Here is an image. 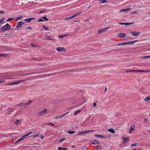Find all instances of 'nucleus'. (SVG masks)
Masks as SVG:
<instances>
[{"label": "nucleus", "instance_id": "obj_1", "mask_svg": "<svg viewBox=\"0 0 150 150\" xmlns=\"http://www.w3.org/2000/svg\"><path fill=\"white\" fill-rule=\"evenodd\" d=\"M11 26L8 23H7L6 25L3 26L1 28L2 31H4L9 29Z\"/></svg>", "mask_w": 150, "mask_h": 150}, {"label": "nucleus", "instance_id": "obj_2", "mask_svg": "<svg viewBox=\"0 0 150 150\" xmlns=\"http://www.w3.org/2000/svg\"><path fill=\"white\" fill-rule=\"evenodd\" d=\"M94 131L93 130H86L84 131L79 132L77 134L78 135H81L83 134H88L89 132H92Z\"/></svg>", "mask_w": 150, "mask_h": 150}, {"label": "nucleus", "instance_id": "obj_3", "mask_svg": "<svg viewBox=\"0 0 150 150\" xmlns=\"http://www.w3.org/2000/svg\"><path fill=\"white\" fill-rule=\"evenodd\" d=\"M47 111V110L46 108L45 109L39 112L38 113V115H42L46 114Z\"/></svg>", "mask_w": 150, "mask_h": 150}, {"label": "nucleus", "instance_id": "obj_4", "mask_svg": "<svg viewBox=\"0 0 150 150\" xmlns=\"http://www.w3.org/2000/svg\"><path fill=\"white\" fill-rule=\"evenodd\" d=\"M130 33L132 34L133 36L135 37L138 36L140 34V32L139 31H130Z\"/></svg>", "mask_w": 150, "mask_h": 150}, {"label": "nucleus", "instance_id": "obj_5", "mask_svg": "<svg viewBox=\"0 0 150 150\" xmlns=\"http://www.w3.org/2000/svg\"><path fill=\"white\" fill-rule=\"evenodd\" d=\"M131 9V8H125V9H123L120 10L119 12L120 13H121L122 12L125 13V12H127L128 11L130 10Z\"/></svg>", "mask_w": 150, "mask_h": 150}, {"label": "nucleus", "instance_id": "obj_6", "mask_svg": "<svg viewBox=\"0 0 150 150\" xmlns=\"http://www.w3.org/2000/svg\"><path fill=\"white\" fill-rule=\"evenodd\" d=\"M138 41V40H134V41H129L128 42H125V45H128V44L132 45V44H134L136 42H137Z\"/></svg>", "mask_w": 150, "mask_h": 150}, {"label": "nucleus", "instance_id": "obj_7", "mask_svg": "<svg viewBox=\"0 0 150 150\" xmlns=\"http://www.w3.org/2000/svg\"><path fill=\"white\" fill-rule=\"evenodd\" d=\"M24 23V22L23 21H20L18 22L17 24L16 28H18L21 27L22 25Z\"/></svg>", "mask_w": 150, "mask_h": 150}, {"label": "nucleus", "instance_id": "obj_8", "mask_svg": "<svg viewBox=\"0 0 150 150\" xmlns=\"http://www.w3.org/2000/svg\"><path fill=\"white\" fill-rule=\"evenodd\" d=\"M69 112H67V113H65L64 114H63L61 115H59V116H57L56 117H55V119H56V120H57L59 119H60V118H62V117H63V116L64 115H67V114L68 113H69Z\"/></svg>", "mask_w": 150, "mask_h": 150}, {"label": "nucleus", "instance_id": "obj_9", "mask_svg": "<svg viewBox=\"0 0 150 150\" xmlns=\"http://www.w3.org/2000/svg\"><path fill=\"white\" fill-rule=\"evenodd\" d=\"M56 50L57 51L59 52L64 51H65V50L64 47H58L57 48Z\"/></svg>", "mask_w": 150, "mask_h": 150}, {"label": "nucleus", "instance_id": "obj_10", "mask_svg": "<svg viewBox=\"0 0 150 150\" xmlns=\"http://www.w3.org/2000/svg\"><path fill=\"white\" fill-rule=\"evenodd\" d=\"M94 136L97 137H100L102 138H107V137L106 135H102L101 134H97L94 135Z\"/></svg>", "mask_w": 150, "mask_h": 150}, {"label": "nucleus", "instance_id": "obj_11", "mask_svg": "<svg viewBox=\"0 0 150 150\" xmlns=\"http://www.w3.org/2000/svg\"><path fill=\"white\" fill-rule=\"evenodd\" d=\"M105 31V28H103L98 30V33L99 34H100L104 32Z\"/></svg>", "mask_w": 150, "mask_h": 150}, {"label": "nucleus", "instance_id": "obj_12", "mask_svg": "<svg viewBox=\"0 0 150 150\" xmlns=\"http://www.w3.org/2000/svg\"><path fill=\"white\" fill-rule=\"evenodd\" d=\"M35 19V18H26L25 19L24 21L29 23L31 22V20H34Z\"/></svg>", "mask_w": 150, "mask_h": 150}, {"label": "nucleus", "instance_id": "obj_13", "mask_svg": "<svg viewBox=\"0 0 150 150\" xmlns=\"http://www.w3.org/2000/svg\"><path fill=\"white\" fill-rule=\"evenodd\" d=\"M126 36L125 34L124 33H119L118 36L121 38H124Z\"/></svg>", "mask_w": 150, "mask_h": 150}, {"label": "nucleus", "instance_id": "obj_14", "mask_svg": "<svg viewBox=\"0 0 150 150\" xmlns=\"http://www.w3.org/2000/svg\"><path fill=\"white\" fill-rule=\"evenodd\" d=\"M25 81V80H22L21 81H17V82H12V83H10V84H11V85L17 84H18L19 83H21V82H22L23 81Z\"/></svg>", "mask_w": 150, "mask_h": 150}, {"label": "nucleus", "instance_id": "obj_15", "mask_svg": "<svg viewBox=\"0 0 150 150\" xmlns=\"http://www.w3.org/2000/svg\"><path fill=\"white\" fill-rule=\"evenodd\" d=\"M123 138L124 140L122 142L123 144L129 141V139L127 138L123 137Z\"/></svg>", "mask_w": 150, "mask_h": 150}, {"label": "nucleus", "instance_id": "obj_16", "mask_svg": "<svg viewBox=\"0 0 150 150\" xmlns=\"http://www.w3.org/2000/svg\"><path fill=\"white\" fill-rule=\"evenodd\" d=\"M108 131L112 133H115V131L114 129L112 128H110L108 130Z\"/></svg>", "mask_w": 150, "mask_h": 150}, {"label": "nucleus", "instance_id": "obj_17", "mask_svg": "<svg viewBox=\"0 0 150 150\" xmlns=\"http://www.w3.org/2000/svg\"><path fill=\"white\" fill-rule=\"evenodd\" d=\"M24 139V138L23 137H22V138L19 139H18L14 143L15 144L17 143L18 142H21V141H22V140L23 139Z\"/></svg>", "mask_w": 150, "mask_h": 150}, {"label": "nucleus", "instance_id": "obj_18", "mask_svg": "<svg viewBox=\"0 0 150 150\" xmlns=\"http://www.w3.org/2000/svg\"><path fill=\"white\" fill-rule=\"evenodd\" d=\"M91 143L93 144H96L99 143V142L96 140H93L91 142Z\"/></svg>", "mask_w": 150, "mask_h": 150}, {"label": "nucleus", "instance_id": "obj_19", "mask_svg": "<svg viewBox=\"0 0 150 150\" xmlns=\"http://www.w3.org/2000/svg\"><path fill=\"white\" fill-rule=\"evenodd\" d=\"M150 100V96H148L144 99V101L146 102Z\"/></svg>", "mask_w": 150, "mask_h": 150}, {"label": "nucleus", "instance_id": "obj_20", "mask_svg": "<svg viewBox=\"0 0 150 150\" xmlns=\"http://www.w3.org/2000/svg\"><path fill=\"white\" fill-rule=\"evenodd\" d=\"M135 128V127L134 125H132L130 126V129L131 130H132V131H133L134 130Z\"/></svg>", "mask_w": 150, "mask_h": 150}, {"label": "nucleus", "instance_id": "obj_21", "mask_svg": "<svg viewBox=\"0 0 150 150\" xmlns=\"http://www.w3.org/2000/svg\"><path fill=\"white\" fill-rule=\"evenodd\" d=\"M22 17V16H19L18 17H17L16 18H15V20L16 21H18L19 20L21 19Z\"/></svg>", "mask_w": 150, "mask_h": 150}, {"label": "nucleus", "instance_id": "obj_22", "mask_svg": "<svg viewBox=\"0 0 150 150\" xmlns=\"http://www.w3.org/2000/svg\"><path fill=\"white\" fill-rule=\"evenodd\" d=\"M68 34L59 35L58 36V37L60 38H62L64 37L65 36L68 35Z\"/></svg>", "mask_w": 150, "mask_h": 150}, {"label": "nucleus", "instance_id": "obj_23", "mask_svg": "<svg viewBox=\"0 0 150 150\" xmlns=\"http://www.w3.org/2000/svg\"><path fill=\"white\" fill-rule=\"evenodd\" d=\"M150 58V55L148 56H145L142 57H141V59H147Z\"/></svg>", "mask_w": 150, "mask_h": 150}, {"label": "nucleus", "instance_id": "obj_24", "mask_svg": "<svg viewBox=\"0 0 150 150\" xmlns=\"http://www.w3.org/2000/svg\"><path fill=\"white\" fill-rule=\"evenodd\" d=\"M81 12H79L74 15H73V18L79 16L80 15V14H81Z\"/></svg>", "mask_w": 150, "mask_h": 150}, {"label": "nucleus", "instance_id": "obj_25", "mask_svg": "<svg viewBox=\"0 0 150 150\" xmlns=\"http://www.w3.org/2000/svg\"><path fill=\"white\" fill-rule=\"evenodd\" d=\"M32 133H33V132H29L26 134L24 136H23V137L24 139L25 137L29 136L30 134H32Z\"/></svg>", "mask_w": 150, "mask_h": 150}, {"label": "nucleus", "instance_id": "obj_26", "mask_svg": "<svg viewBox=\"0 0 150 150\" xmlns=\"http://www.w3.org/2000/svg\"><path fill=\"white\" fill-rule=\"evenodd\" d=\"M133 24H134V23L133 22H132V23H125V25H126L127 26V25H131Z\"/></svg>", "mask_w": 150, "mask_h": 150}, {"label": "nucleus", "instance_id": "obj_27", "mask_svg": "<svg viewBox=\"0 0 150 150\" xmlns=\"http://www.w3.org/2000/svg\"><path fill=\"white\" fill-rule=\"evenodd\" d=\"M45 39L47 40H54V39L49 38L48 36H47L45 37Z\"/></svg>", "mask_w": 150, "mask_h": 150}, {"label": "nucleus", "instance_id": "obj_28", "mask_svg": "<svg viewBox=\"0 0 150 150\" xmlns=\"http://www.w3.org/2000/svg\"><path fill=\"white\" fill-rule=\"evenodd\" d=\"M107 0H100V4H103L106 2Z\"/></svg>", "mask_w": 150, "mask_h": 150}, {"label": "nucleus", "instance_id": "obj_29", "mask_svg": "<svg viewBox=\"0 0 150 150\" xmlns=\"http://www.w3.org/2000/svg\"><path fill=\"white\" fill-rule=\"evenodd\" d=\"M68 132L69 134H72L74 133L75 132V131H68Z\"/></svg>", "mask_w": 150, "mask_h": 150}, {"label": "nucleus", "instance_id": "obj_30", "mask_svg": "<svg viewBox=\"0 0 150 150\" xmlns=\"http://www.w3.org/2000/svg\"><path fill=\"white\" fill-rule=\"evenodd\" d=\"M42 18L45 19L46 21H48V19L47 18V17L46 16H43L42 17Z\"/></svg>", "mask_w": 150, "mask_h": 150}, {"label": "nucleus", "instance_id": "obj_31", "mask_svg": "<svg viewBox=\"0 0 150 150\" xmlns=\"http://www.w3.org/2000/svg\"><path fill=\"white\" fill-rule=\"evenodd\" d=\"M7 56V55L4 54H0V57H6Z\"/></svg>", "mask_w": 150, "mask_h": 150}, {"label": "nucleus", "instance_id": "obj_32", "mask_svg": "<svg viewBox=\"0 0 150 150\" xmlns=\"http://www.w3.org/2000/svg\"><path fill=\"white\" fill-rule=\"evenodd\" d=\"M81 112V110H78L76 111L74 113V115H77L79 112Z\"/></svg>", "mask_w": 150, "mask_h": 150}, {"label": "nucleus", "instance_id": "obj_33", "mask_svg": "<svg viewBox=\"0 0 150 150\" xmlns=\"http://www.w3.org/2000/svg\"><path fill=\"white\" fill-rule=\"evenodd\" d=\"M73 18V17L72 16H70V17H68V18H66L65 19V20H67L68 19H71V18Z\"/></svg>", "mask_w": 150, "mask_h": 150}, {"label": "nucleus", "instance_id": "obj_34", "mask_svg": "<svg viewBox=\"0 0 150 150\" xmlns=\"http://www.w3.org/2000/svg\"><path fill=\"white\" fill-rule=\"evenodd\" d=\"M65 139V138H62L61 139H60L59 141V142H63L64 140Z\"/></svg>", "mask_w": 150, "mask_h": 150}, {"label": "nucleus", "instance_id": "obj_35", "mask_svg": "<svg viewBox=\"0 0 150 150\" xmlns=\"http://www.w3.org/2000/svg\"><path fill=\"white\" fill-rule=\"evenodd\" d=\"M14 19L13 18H9L7 20V21L8 22L10 21L11 20H13Z\"/></svg>", "mask_w": 150, "mask_h": 150}, {"label": "nucleus", "instance_id": "obj_36", "mask_svg": "<svg viewBox=\"0 0 150 150\" xmlns=\"http://www.w3.org/2000/svg\"><path fill=\"white\" fill-rule=\"evenodd\" d=\"M4 18H3L0 20V23H2L4 21Z\"/></svg>", "mask_w": 150, "mask_h": 150}, {"label": "nucleus", "instance_id": "obj_37", "mask_svg": "<svg viewBox=\"0 0 150 150\" xmlns=\"http://www.w3.org/2000/svg\"><path fill=\"white\" fill-rule=\"evenodd\" d=\"M137 12L136 11H133V12H131V14H137Z\"/></svg>", "mask_w": 150, "mask_h": 150}, {"label": "nucleus", "instance_id": "obj_38", "mask_svg": "<svg viewBox=\"0 0 150 150\" xmlns=\"http://www.w3.org/2000/svg\"><path fill=\"white\" fill-rule=\"evenodd\" d=\"M42 27L45 30H48L49 29V28L48 27H46L45 26L43 25Z\"/></svg>", "mask_w": 150, "mask_h": 150}, {"label": "nucleus", "instance_id": "obj_39", "mask_svg": "<svg viewBox=\"0 0 150 150\" xmlns=\"http://www.w3.org/2000/svg\"><path fill=\"white\" fill-rule=\"evenodd\" d=\"M125 45V42L122 43L118 44L117 45V46H120V45Z\"/></svg>", "mask_w": 150, "mask_h": 150}, {"label": "nucleus", "instance_id": "obj_40", "mask_svg": "<svg viewBox=\"0 0 150 150\" xmlns=\"http://www.w3.org/2000/svg\"><path fill=\"white\" fill-rule=\"evenodd\" d=\"M5 82V81L4 80V79H2L1 80H0V83L4 82Z\"/></svg>", "mask_w": 150, "mask_h": 150}, {"label": "nucleus", "instance_id": "obj_41", "mask_svg": "<svg viewBox=\"0 0 150 150\" xmlns=\"http://www.w3.org/2000/svg\"><path fill=\"white\" fill-rule=\"evenodd\" d=\"M137 145V143H134L131 145V147H133V146H135Z\"/></svg>", "mask_w": 150, "mask_h": 150}, {"label": "nucleus", "instance_id": "obj_42", "mask_svg": "<svg viewBox=\"0 0 150 150\" xmlns=\"http://www.w3.org/2000/svg\"><path fill=\"white\" fill-rule=\"evenodd\" d=\"M43 21V20L41 18H40L39 19L38 22H42Z\"/></svg>", "mask_w": 150, "mask_h": 150}, {"label": "nucleus", "instance_id": "obj_43", "mask_svg": "<svg viewBox=\"0 0 150 150\" xmlns=\"http://www.w3.org/2000/svg\"><path fill=\"white\" fill-rule=\"evenodd\" d=\"M136 72H144V71L143 70H136Z\"/></svg>", "mask_w": 150, "mask_h": 150}, {"label": "nucleus", "instance_id": "obj_44", "mask_svg": "<svg viewBox=\"0 0 150 150\" xmlns=\"http://www.w3.org/2000/svg\"><path fill=\"white\" fill-rule=\"evenodd\" d=\"M45 11V10H44L40 11L38 13V14H41V13H42L43 12H44Z\"/></svg>", "mask_w": 150, "mask_h": 150}, {"label": "nucleus", "instance_id": "obj_45", "mask_svg": "<svg viewBox=\"0 0 150 150\" xmlns=\"http://www.w3.org/2000/svg\"><path fill=\"white\" fill-rule=\"evenodd\" d=\"M136 71V70H129V71H126V72H135Z\"/></svg>", "mask_w": 150, "mask_h": 150}, {"label": "nucleus", "instance_id": "obj_46", "mask_svg": "<svg viewBox=\"0 0 150 150\" xmlns=\"http://www.w3.org/2000/svg\"><path fill=\"white\" fill-rule=\"evenodd\" d=\"M147 121V119L146 118H145L144 120V122H146Z\"/></svg>", "mask_w": 150, "mask_h": 150}, {"label": "nucleus", "instance_id": "obj_47", "mask_svg": "<svg viewBox=\"0 0 150 150\" xmlns=\"http://www.w3.org/2000/svg\"><path fill=\"white\" fill-rule=\"evenodd\" d=\"M105 28V30L106 31L107 30L109 29L110 28V27H107L105 28Z\"/></svg>", "mask_w": 150, "mask_h": 150}, {"label": "nucleus", "instance_id": "obj_48", "mask_svg": "<svg viewBox=\"0 0 150 150\" xmlns=\"http://www.w3.org/2000/svg\"><path fill=\"white\" fill-rule=\"evenodd\" d=\"M58 150H63L62 149V147H58Z\"/></svg>", "mask_w": 150, "mask_h": 150}, {"label": "nucleus", "instance_id": "obj_49", "mask_svg": "<svg viewBox=\"0 0 150 150\" xmlns=\"http://www.w3.org/2000/svg\"><path fill=\"white\" fill-rule=\"evenodd\" d=\"M30 45H31L32 46V47H36V46H35V45H34L33 44V43H31L30 44Z\"/></svg>", "mask_w": 150, "mask_h": 150}, {"label": "nucleus", "instance_id": "obj_50", "mask_svg": "<svg viewBox=\"0 0 150 150\" xmlns=\"http://www.w3.org/2000/svg\"><path fill=\"white\" fill-rule=\"evenodd\" d=\"M47 124H50V125H51L52 126H54V124H52V123H47Z\"/></svg>", "mask_w": 150, "mask_h": 150}, {"label": "nucleus", "instance_id": "obj_51", "mask_svg": "<svg viewBox=\"0 0 150 150\" xmlns=\"http://www.w3.org/2000/svg\"><path fill=\"white\" fill-rule=\"evenodd\" d=\"M96 103L95 102H94L93 104V106L94 107H95L96 106Z\"/></svg>", "mask_w": 150, "mask_h": 150}, {"label": "nucleus", "instance_id": "obj_52", "mask_svg": "<svg viewBox=\"0 0 150 150\" xmlns=\"http://www.w3.org/2000/svg\"><path fill=\"white\" fill-rule=\"evenodd\" d=\"M125 23H119V24L122 25H125Z\"/></svg>", "mask_w": 150, "mask_h": 150}, {"label": "nucleus", "instance_id": "obj_53", "mask_svg": "<svg viewBox=\"0 0 150 150\" xmlns=\"http://www.w3.org/2000/svg\"><path fill=\"white\" fill-rule=\"evenodd\" d=\"M40 137L41 139H43L44 138V137L42 135H41Z\"/></svg>", "mask_w": 150, "mask_h": 150}, {"label": "nucleus", "instance_id": "obj_54", "mask_svg": "<svg viewBox=\"0 0 150 150\" xmlns=\"http://www.w3.org/2000/svg\"><path fill=\"white\" fill-rule=\"evenodd\" d=\"M101 148L100 146H99L97 147L96 148V149H100Z\"/></svg>", "mask_w": 150, "mask_h": 150}, {"label": "nucleus", "instance_id": "obj_55", "mask_svg": "<svg viewBox=\"0 0 150 150\" xmlns=\"http://www.w3.org/2000/svg\"><path fill=\"white\" fill-rule=\"evenodd\" d=\"M62 149H63V150H67V149L65 148L62 147Z\"/></svg>", "mask_w": 150, "mask_h": 150}, {"label": "nucleus", "instance_id": "obj_56", "mask_svg": "<svg viewBox=\"0 0 150 150\" xmlns=\"http://www.w3.org/2000/svg\"><path fill=\"white\" fill-rule=\"evenodd\" d=\"M32 101H31V100H28V103H29V104H30V103H32Z\"/></svg>", "mask_w": 150, "mask_h": 150}, {"label": "nucleus", "instance_id": "obj_57", "mask_svg": "<svg viewBox=\"0 0 150 150\" xmlns=\"http://www.w3.org/2000/svg\"><path fill=\"white\" fill-rule=\"evenodd\" d=\"M26 28L27 29H30V30H32V28H31L30 27H28Z\"/></svg>", "mask_w": 150, "mask_h": 150}, {"label": "nucleus", "instance_id": "obj_58", "mask_svg": "<svg viewBox=\"0 0 150 150\" xmlns=\"http://www.w3.org/2000/svg\"><path fill=\"white\" fill-rule=\"evenodd\" d=\"M18 122H19V121H18V120H17L16 122L15 123V124L16 125V124H17L18 123Z\"/></svg>", "mask_w": 150, "mask_h": 150}, {"label": "nucleus", "instance_id": "obj_59", "mask_svg": "<svg viewBox=\"0 0 150 150\" xmlns=\"http://www.w3.org/2000/svg\"><path fill=\"white\" fill-rule=\"evenodd\" d=\"M71 147L72 148H76V147L75 146H71Z\"/></svg>", "mask_w": 150, "mask_h": 150}, {"label": "nucleus", "instance_id": "obj_60", "mask_svg": "<svg viewBox=\"0 0 150 150\" xmlns=\"http://www.w3.org/2000/svg\"><path fill=\"white\" fill-rule=\"evenodd\" d=\"M22 103H19L18 104V105L19 106H20L22 104Z\"/></svg>", "mask_w": 150, "mask_h": 150}, {"label": "nucleus", "instance_id": "obj_61", "mask_svg": "<svg viewBox=\"0 0 150 150\" xmlns=\"http://www.w3.org/2000/svg\"><path fill=\"white\" fill-rule=\"evenodd\" d=\"M29 104V103L28 102H27L24 104V105H28Z\"/></svg>", "mask_w": 150, "mask_h": 150}, {"label": "nucleus", "instance_id": "obj_62", "mask_svg": "<svg viewBox=\"0 0 150 150\" xmlns=\"http://www.w3.org/2000/svg\"><path fill=\"white\" fill-rule=\"evenodd\" d=\"M107 88L106 87L105 88V91H104L105 93V92L107 91Z\"/></svg>", "mask_w": 150, "mask_h": 150}, {"label": "nucleus", "instance_id": "obj_63", "mask_svg": "<svg viewBox=\"0 0 150 150\" xmlns=\"http://www.w3.org/2000/svg\"><path fill=\"white\" fill-rule=\"evenodd\" d=\"M4 13V12L3 11H0V13Z\"/></svg>", "mask_w": 150, "mask_h": 150}, {"label": "nucleus", "instance_id": "obj_64", "mask_svg": "<svg viewBox=\"0 0 150 150\" xmlns=\"http://www.w3.org/2000/svg\"><path fill=\"white\" fill-rule=\"evenodd\" d=\"M147 131L150 134V130H148Z\"/></svg>", "mask_w": 150, "mask_h": 150}]
</instances>
